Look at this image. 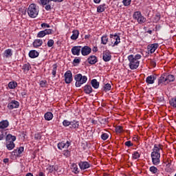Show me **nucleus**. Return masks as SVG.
<instances>
[{
  "mask_svg": "<svg viewBox=\"0 0 176 176\" xmlns=\"http://www.w3.org/2000/svg\"><path fill=\"white\" fill-rule=\"evenodd\" d=\"M105 3H103L102 5H100L97 8V12L98 13H102V12H105Z\"/></svg>",
  "mask_w": 176,
  "mask_h": 176,
  "instance_id": "nucleus-31",
  "label": "nucleus"
},
{
  "mask_svg": "<svg viewBox=\"0 0 176 176\" xmlns=\"http://www.w3.org/2000/svg\"><path fill=\"white\" fill-rule=\"evenodd\" d=\"M110 38L111 39L112 47H115V46H118L120 43V36L118 35V34H110Z\"/></svg>",
  "mask_w": 176,
  "mask_h": 176,
  "instance_id": "nucleus-6",
  "label": "nucleus"
},
{
  "mask_svg": "<svg viewBox=\"0 0 176 176\" xmlns=\"http://www.w3.org/2000/svg\"><path fill=\"white\" fill-rule=\"evenodd\" d=\"M17 152H18V155H19V156H20V155H21V153H23L24 152V147L20 146L19 148V149L17 150Z\"/></svg>",
  "mask_w": 176,
  "mask_h": 176,
  "instance_id": "nucleus-51",
  "label": "nucleus"
},
{
  "mask_svg": "<svg viewBox=\"0 0 176 176\" xmlns=\"http://www.w3.org/2000/svg\"><path fill=\"white\" fill-rule=\"evenodd\" d=\"M116 133L120 134V133H123V126H117L116 127Z\"/></svg>",
  "mask_w": 176,
  "mask_h": 176,
  "instance_id": "nucleus-41",
  "label": "nucleus"
},
{
  "mask_svg": "<svg viewBox=\"0 0 176 176\" xmlns=\"http://www.w3.org/2000/svg\"><path fill=\"white\" fill-rule=\"evenodd\" d=\"M71 146V142L69 141H67L66 142H62L58 144V148L60 151L63 149H67Z\"/></svg>",
  "mask_w": 176,
  "mask_h": 176,
  "instance_id": "nucleus-10",
  "label": "nucleus"
},
{
  "mask_svg": "<svg viewBox=\"0 0 176 176\" xmlns=\"http://www.w3.org/2000/svg\"><path fill=\"white\" fill-rule=\"evenodd\" d=\"M160 21V14H157L154 17L153 23H158Z\"/></svg>",
  "mask_w": 176,
  "mask_h": 176,
  "instance_id": "nucleus-50",
  "label": "nucleus"
},
{
  "mask_svg": "<svg viewBox=\"0 0 176 176\" xmlns=\"http://www.w3.org/2000/svg\"><path fill=\"white\" fill-rule=\"evenodd\" d=\"M133 20H136L138 24H144V23L146 21V18H145L140 11H136L133 13Z\"/></svg>",
  "mask_w": 176,
  "mask_h": 176,
  "instance_id": "nucleus-5",
  "label": "nucleus"
},
{
  "mask_svg": "<svg viewBox=\"0 0 176 176\" xmlns=\"http://www.w3.org/2000/svg\"><path fill=\"white\" fill-rule=\"evenodd\" d=\"M92 51L94 52V53H97V52H98V47H94L92 49Z\"/></svg>",
  "mask_w": 176,
  "mask_h": 176,
  "instance_id": "nucleus-59",
  "label": "nucleus"
},
{
  "mask_svg": "<svg viewBox=\"0 0 176 176\" xmlns=\"http://www.w3.org/2000/svg\"><path fill=\"white\" fill-rule=\"evenodd\" d=\"M149 171L156 175V174H158L159 173V169H157L156 166H152L149 168Z\"/></svg>",
  "mask_w": 176,
  "mask_h": 176,
  "instance_id": "nucleus-34",
  "label": "nucleus"
},
{
  "mask_svg": "<svg viewBox=\"0 0 176 176\" xmlns=\"http://www.w3.org/2000/svg\"><path fill=\"white\" fill-rule=\"evenodd\" d=\"M45 36H45V32L43 30L38 32L36 35V38H45Z\"/></svg>",
  "mask_w": 176,
  "mask_h": 176,
  "instance_id": "nucleus-42",
  "label": "nucleus"
},
{
  "mask_svg": "<svg viewBox=\"0 0 176 176\" xmlns=\"http://www.w3.org/2000/svg\"><path fill=\"white\" fill-rule=\"evenodd\" d=\"M12 155H13L14 156H15L16 157H19L20 155H19V153L17 151V149H14L12 152Z\"/></svg>",
  "mask_w": 176,
  "mask_h": 176,
  "instance_id": "nucleus-52",
  "label": "nucleus"
},
{
  "mask_svg": "<svg viewBox=\"0 0 176 176\" xmlns=\"http://www.w3.org/2000/svg\"><path fill=\"white\" fill-rule=\"evenodd\" d=\"M94 2L95 3H100V2H101V0H94Z\"/></svg>",
  "mask_w": 176,
  "mask_h": 176,
  "instance_id": "nucleus-63",
  "label": "nucleus"
},
{
  "mask_svg": "<svg viewBox=\"0 0 176 176\" xmlns=\"http://www.w3.org/2000/svg\"><path fill=\"white\" fill-rule=\"evenodd\" d=\"M91 85L94 89H98V87H100V82H98L96 79L91 80Z\"/></svg>",
  "mask_w": 176,
  "mask_h": 176,
  "instance_id": "nucleus-30",
  "label": "nucleus"
},
{
  "mask_svg": "<svg viewBox=\"0 0 176 176\" xmlns=\"http://www.w3.org/2000/svg\"><path fill=\"white\" fill-rule=\"evenodd\" d=\"M78 166H79L80 170H87V168H90V164L86 161H85V162L80 161L78 163Z\"/></svg>",
  "mask_w": 176,
  "mask_h": 176,
  "instance_id": "nucleus-16",
  "label": "nucleus"
},
{
  "mask_svg": "<svg viewBox=\"0 0 176 176\" xmlns=\"http://www.w3.org/2000/svg\"><path fill=\"white\" fill-rule=\"evenodd\" d=\"M45 35H52L53 34V30L52 29H45L43 30Z\"/></svg>",
  "mask_w": 176,
  "mask_h": 176,
  "instance_id": "nucleus-46",
  "label": "nucleus"
},
{
  "mask_svg": "<svg viewBox=\"0 0 176 176\" xmlns=\"http://www.w3.org/2000/svg\"><path fill=\"white\" fill-rule=\"evenodd\" d=\"M20 107V103L17 100H11L8 104L7 107L10 111H12V109H14L16 108H19Z\"/></svg>",
  "mask_w": 176,
  "mask_h": 176,
  "instance_id": "nucleus-8",
  "label": "nucleus"
},
{
  "mask_svg": "<svg viewBox=\"0 0 176 176\" xmlns=\"http://www.w3.org/2000/svg\"><path fill=\"white\" fill-rule=\"evenodd\" d=\"M133 143H131V141H127L125 142V146H128V148H130V146H133Z\"/></svg>",
  "mask_w": 176,
  "mask_h": 176,
  "instance_id": "nucleus-55",
  "label": "nucleus"
},
{
  "mask_svg": "<svg viewBox=\"0 0 176 176\" xmlns=\"http://www.w3.org/2000/svg\"><path fill=\"white\" fill-rule=\"evenodd\" d=\"M38 56H39V52L36 50H31L29 52V57H30V58H36Z\"/></svg>",
  "mask_w": 176,
  "mask_h": 176,
  "instance_id": "nucleus-25",
  "label": "nucleus"
},
{
  "mask_svg": "<svg viewBox=\"0 0 176 176\" xmlns=\"http://www.w3.org/2000/svg\"><path fill=\"white\" fill-rule=\"evenodd\" d=\"M111 58H112V55H111V52L109 51L103 52V55H102L103 61H105V63H108V61H111Z\"/></svg>",
  "mask_w": 176,
  "mask_h": 176,
  "instance_id": "nucleus-13",
  "label": "nucleus"
},
{
  "mask_svg": "<svg viewBox=\"0 0 176 176\" xmlns=\"http://www.w3.org/2000/svg\"><path fill=\"white\" fill-rule=\"evenodd\" d=\"M63 155H64L65 157H69L71 156V151H69L68 149H66L63 151Z\"/></svg>",
  "mask_w": 176,
  "mask_h": 176,
  "instance_id": "nucleus-45",
  "label": "nucleus"
},
{
  "mask_svg": "<svg viewBox=\"0 0 176 176\" xmlns=\"http://www.w3.org/2000/svg\"><path fill=\"white\" fill-rule=\"evenodd\" d=\"M43 45V40L41 38H36L32 43V46L35 49H38V47H41Z\"/></svg>",
  "mask_w": 176,
  "mask_h": 176,
  "instance_id": "nucleus-15",
  "label": "nucleus"
},
{
  "mask_svg": "<svg viewBox=\"0 0 176 176\" xmlns=\"http://www.w3.org/2000/svg\"><path fill=\"white\" fill-rule=\"evenodd\" d=\"M71 170L72 173H74V174H79L80 170L79 168H78V165L76 164H73L71 166Z\"/></svg>",
  "mask_w": 176,
  "mask_h": 176,
  "instance_id": "nucleus-28",
  "label": "nucleus"
},
{
  "mask_svg": "<svg viewBox=\"0 0 176 176\" xmlns=\"http://www.w3.org/2000/svg\"><path fill=\"white\" fill-rule=\"evenodd\" d=\"M47 45L48 47H52L54 45V41L53 39L48 40Z\"/></svg>",
  "mask_w": 176,
  "mask_h": 176,
  "instance_id": "nucleus-48",
  "label": "nucleus"
},
{
  "mask_svg": "<svg viewBox=\"0 0 176 176\" xmlns=\"http://www.w3.org/2000/svg\"><path fill=\"white\" fill-rule=\"evenodd\" d=\"M55 2V3H60V2H63L64 0H51V2Z\"/></svg>",
  "mask_w": 176,
  "mask_h": 176,
  "instance_id": "nucleus-60",
  "label": "nucleus"
},
{
  "mask_svg": "<svg viewBox=\"0 0 176 176\" xmlns=\"http://www.w3.org/2000/svg\"><path fill=\"white\" fill-rule=\"evenodd\" d=\"M72 121H69L68 120H64L63 122V125L65 127H68V126H71Z\"/></svg>",
  "mask_w": 176,
  "mask_h": 176,
  "instance_id": "nucleus-44",
  "label": "nucleus"
},
{
  "mask_svg": "<svg viewBox=\"0 0 176 176\" xmlns=\"http://www.w3.org/2000/svg\"><path fill=\"white\" fill-rule=\"evenodd\" d=\"M6 134L7 133L4 130L0 129V141L5 139Z\"/></svg>",
  "mask_w": 176,
  "mask_h": 176,
  "instance_id": "nucleus-38",
  "label": "nucleus"
},
{
  "mask_svg": "<svg viewBox=\"0 0 176 176\" xmlns=\"http://www.w3.org/2000/svg\"><path fill=\"white\" fill-rule=\"evenodd\" d=\"M79 121L73 120L72 121L70 129H73L74 130H78V129H79Z\"/></svg>",
  "mask_w": 176,
  "mask_h": 176,
  "instance_id": "nucleus-23",
  "label": "nucleus"
},
{
  "mask_svg": "<svg viewBox=\"0 0 176 176\" xmlns=\"http://www.w3.org/2000/svg\"><path fill=\"white\" fill-rule=\"evenodd\" d=\"M25 176H34V175H32V173H28L26 174Z\"/></svg>",
  "mask_w": 176,
  "mask_h": 176,
  "instance_id": "nucleus-64",
  "label": "nucleus"
},
{
  "mask_svg": "<svg viewBox=\"0 0 176 176\" xmlns=\"http://www.w3.org/2000/svg\"><path fill=\"white\" fill-rule=\"evenodd\" d=\"M41 25L42 28H50V25H49L48 23H43Z\"/></svg>",
  "mask_w": 176,
  "mask_h": 176,
  "instance_id": "nucleus-53",
  "label": "nucleus"
},
{
  "mask_svg": "<svg viewBox=\"0 0 176 176\" xmlns=\"http://www.w3.org/2000/svg\"><path fill=\"white\" fill-rule=\"evenodd\" d=\"M12 56H13V53L11 49H8L4 51L3 57H6V58H9V57H12Z\"/></svg>",
  "mask_w": 176,
  "mask_h": 176,
  "instance_id": "nucleus-27",
  "label": "nucleus"
},
{
  "mask_svg": "<svg viewBox=\"0 0 176 176\" xmlns=\"http://www.w3.org/2000/svg\"><path fill=\"white\" fill-rule=\"evenodd\" d=\"M73 63L74 64H79L80 63V58H75L73 60Z\"/></svg>",
  "mask_w": 176,
  "mask_h": 176,
  "instance_id": "nucleus-56",
  "label": "nucleus"
},
{
  "mask_svg": "<svg viewBox=\"0 0 176 176\" xmlns=\"http://www.w3.org/2000/svg\"><path fill=\"white\" fill-rule=\"evenodd\" d=\"M35 140H41V134L37 133L34 136Z\"/></svg>",
  "mask_w": 176,
  "mask_h": 176,
  "instance_id": "nucleus-58",
  "label": "nucleus"
},
{
  "mask_svg": "<svg viewBox=\"0 0 176 176\" xmlns=\"http://www.w3.org/2000/svg\"><path fill=\"white\" fill-rule=\"evenodd\" d=\"M108 41H109V38H108V36L107 34H104L101 37V44L102 45H107V43H108Z\"/></svg>",
  "mask_w": 176,
  "mask_h": 176,
  "instance_id": "nucleus-33",
  "label": "nucleus"
},
{
  "mask_svg": "<svg viewBox=\"0 0 176 176\" xmlns=\"http://www.w3.org/2000/svg\"><path fill=\"white\" fill-rule=\"evenodd\" d=\"M16 140V136L12 134H8L6 137V143L14 142Z\"/></svg>",
  "mask_w": 176,
  "mask_h": 176,
  "instance_id": "nucleus-19",
  "label": "nucleus"
},
{
  "mask_svg": "<svg viewBox=\"0 0 176 176\" xmlns=\"http://www.w3.org/2000/svg\"><path fill=\"white\" fill-rule=\"evenodd\" d=\"M74 80L76 81V87H80L82 85H85L87 82V76L78 74L74 76Z\"/></svg>",
  "mask_w": 176,
  "mask_h": 176,
  "instance_id": "nucleus-4",
  "label": "nucleus"
},
{
  "mask_svg": "<svg viewBox=\"0 0 176 176\" xmlns=\"http://www.w3.org/2000/svg\"><path fill=\"white\" fill-rule=\"evenodd\" d=\"M84 92L85 93V94H90L93 93V88L91 87V85H86L84 87Z\"/></svg>",
  "mask_w": 176,
  "mask_h": 176,
  "instance_id": "nucleus-24",
  "label": "nucleus"
},
{
  "mask_svg": "<svg viewBox=\"0 0 176 176\" xmlns=\"http://www.w3.org/2000/svg\"><path fill=\"white\" fill-rule=\"evenodd\" d=\"M87 61L89 63V64H91V65H94V64H96L98 61L97 60V56H90L88 59Z\"/></svg>",
  "mask_w": 176,
  "mask_h": 176,
  "instance_id": "nucleus-20",
  "label": "nucleus"
},
{
  "mask_svg": "<svg viewBox=\"0 0 176 176\" xmlns=\"http://www.w3.org/2000/svg\"><path fill=\"white\" fill-rule=\"evenodd\" d=\"M91 53V48L89 46L81 47V54L82 56H89Z\"/></svg>",
  "mask_w": 176,
  "mask_h": 176,
  "instance_id": "nucleus-14",
  "label": "nucleus"
},
{
  "mask_svg": "<svg viewBox=\"0 0 176 176\" xmlns=\"http://www.w3.org/2000/svg\"><path fill=\"white\" fill-rule=\"evenodd\" d=\"M72 41H76L79 38V30H74L72 31V35L71 36Z\"/></svg>",
  "mask_w": 176,
  "mask_h": 176,
  "instance_id": "nucleus-21",
  "label": "nucleus"
},
{
  "mask_svg": "<svg viewBox=\"0 0 176 176\" xmlns=\"http://www.w3.org/2000/svg\"><path fill=\"white\" fill-rule=\"evenodd\" d=\"M165 82H167L166 78L162 76L158 80V85H162V83H165Z\"/></svg>",
  "mask_w": 176,
  "mask_h": 176,
  "instance_id": "nucleus-40",
  "label": "nucleus"
},
{
  "mask_svg": "<svg viewBox=\"0 0 176 176\" xmlns=\"http://www.w3.org/2000/svg\"><path fill=\"white\" fill-rule=\"evenodd\" d=\"M155 80H156V76L151 75L146 78V83H147V85H153Z\"/></svg>",
  "mask_w": 176,
  "mask_h": 176,
  "instance_id": "nucleus-17",
  "label": "nucleus"
},
{
  "mask_svg": "<svg viewBox=\"0 0 176 176\" xmlns=\"http://www.w3.org/2000/svg\"><path fill=\"white\" fill-rule=\"evenodd\" d=\"M40 86L41 87H45L46 86V81L41 80L40 82Z\"/></svg>",
  "mask_w": 176,
  "mask_h": 176,
  "instance_id": "nucleus-57",
  "label": "nucleus"
},
{
  "mask_svg": "<svg viewBox=\"0 0 176 176\" xmlns=\"http://www.w3.org/2000/svg\"><path fill=\"white\" fill-rule=\"evenodd\" d=\"M157 47H159V44L157 43L150 44L147 46V50L148 53H151L152 54L155 53V52H156Z\"/></svg>",
  "mask_w": 176,
  "mask_h": 176,
  "instance_id": "nucleus-12",
  "label": "nucleus"
},
{
  "mask_svg": "<svg viewBox=\"0 0 176 176\" xmlns=\"http://www.w3.org/2000/svg\"><path fill=\"white\" fill-rule=\"evenodd\" d=\"M166 83H170V82H174L175 80V77H174V75L169 74L166 77Z\"/></svg>",
  "mask_w": 176,
  "mask_h": 176,
  "instance_id": "nucleus-35",
  "label": "nucleus"
},
{
  "mask_svg": "<svg viewBox=\"0 0 176 176\" xmlns=\"http://www.w3.org/2000/svg\"><path fill=\"white\" fill-rule=\"evenodd\" d=\"M52 0H40V5L45 6V9L47 11L52 10V6L50 4Z\"/></svg>",
  "mask_w": 176,
  "mask_h": 176,
  "instance_id": "nucleus-9",
  "label": "nucleus"
},
{
  "mask_svg": "<svg viewBox=\"0 0 176 176\" xmlns=\"http://www.w3.org/2000/svg\"><path fill=\"white\" fill-rule=\"evenodd\" d=\"M44 118L45 120H52V119H53V113L52 112H47L44 115Z\"/></svg>",
  "mask_w": 176,
  "mask_h": 176,
  "instance_id": "nucleus-32",
  "label": "nucleus"
},
{
  "mask_svg": "<svg viewBox=\"0 0 176 176\" xmlns=\"http://www.w3.org/2000/svg\"><path fill=\"white\" fill-rule=\"evenodd\" d=\"M91 123H92L93 124H97V120H91Z\"/></svg>",
  "mask_w": 176,
  "mask_h": 176,
  "instance_id": "nucleus-62",
  "label": "nucleus"
},
{
  "mask_svg": "<svg viewBox=\"0 0 176 176\" xmlns=\"http://www.w3.org/2000/svg\"><path fill=\"white\" fill-rule=\"evenodd\" d=\"M52 67L53 68H52V74L53 78H56V75L57 74V64H54Z\"/></svg>",
  "mask_w": 176,
  "mask_h": 176,
  "instance_id": "nucleus-37",
  "label": "nucleus"
},
{
  "mask_svg": "<svg viewBox=\"0 0 176 176\" xmlns=\"http://www.w3.org/2000/svg\"><path fill=\"white\" fill-rule=\"evenodd\" d=\"M162 144H155L153 151L151 154V162L153 166L160 164V151H162Z\"/></svg>",
  "mask_w": 176,
  "mask_h": 176,
  "instance_id": "nucleus-1",
  "label": "nucleus"
},
{
  "mask_svg": "<svg viewBox=\"0 0 176 176\" xmlns=\"http://www.w3.org/2000/svg\"><path fill=\"white\" fill-rule=\"evenodd\" d=\"M82 50V46H74L72 48V54H73V56H80V52Z\"/></svg>",
  "mask_w": 176,
  "mask_h": 176,
  "instance_id": "nucleus-11",
  "label": "nucleus"
},
{
  "mask_svg": "<svg viewBox=\"0 0 176 176\" xmlns=\"http://www.w3.org/2000/svg\"><path fill=\"white\" fill-rule=\"evenodd\" d=\"M122 3L124 6H129L131 4V0H123Z\"/></svg>",
  "mask_w": 176,
  "mask_h": 176,
  "instance_id": "nucleus-47",
  "label": "nucleus"
},
{
  "mask_svg": "<svg viewBox=\"0 0 176 176\" xmlns=\"http://www.w3.org/2000/svg\"><path fill=\"white\" fill-rule=\"evenodd\" d=\"M169 104L170 107H173V108H176V98H173L170 100Z\"/></svg>",
  "mask_w": 176,
  "mask_h": 176,
  "instance_id": "nucleus-39",
  "label": "nucleus"
},
{
  "mask_svg": "<svg viewBox=\"0 0 176 176\" xmlns=\"http://www.w3.org/2000/svg\"><path fill=\"white\" fill-rule=\"evenodd\" d=\"M22 69L25 74L28 73V71H30V69H31V65L29 63L24 64L22 66Z\"/></svg>",
  "mask_w": 176,
  "mask_h": 176,
  "instance_id": "nucleus-26",
  "label": "nucleus"
},
{
  "mask_svg": "<svg viewBox=\"0 0 176 176\" xmlns=\"http://www.w3.org/2000/svg\"><path fill=\"white\" fill-rule=\"evenodd\" d=\"M101 138L103 141H107V139L109 138V135H108V133H103L101 135Z\"/></svg>",
  "mask_w": 176,
  "mask_h": 176,
  "instance_id": "nucleus-49",
  "label": "nucleus"
},
{
  "mask_svg": "<svg viewBox=\"0 0 176 176\" xmlns=\"http://www.w3.org/2000/svg\"><path fill=\"white\" fill-rule=\"evenodd\" d=\"M3 163H5L6 164V163H9V160L8 158H6L3 160Z\"/></svg>",
  "mask_w": 176,
  "mask_h": 176,
  "instance_id": "nucleus-61",
  "label": "nucleus"
},
{
  "mask_svg": "<svg viewBox=\"0 0 176 176\" xmlns=\"http://www.w3.org/2000/svg\"><path fill=\"white\" fill-rule=\"evenodd\" d=\"M150 65L153 67L155 68V67H156V61H155L154 60H151L150 61Z\"/></svg>",
  "mask_w": 176,
  "mask_h": 176,
  "instance_id": "nucleus-54",
  "label": "nucleus"
},
{
  "mask_svg": "<svg viewBox=\"0 0 176 176\" xmlns=\"http://www.w3.org/2000/svg\"><path fill=\"white\" fill-rule=\"evenodd\" d=\"M142 56L140 54L135 55L131 54L128 56L129 67L130 69H137L140 67V60Z\"/></svg>",
  "mask_w": 176,
  "mask_h": 176,
  "instance_id": "nucleus-2",
  "label": "nucleus"
},
{
  "mask_svg": "<svg viewBox=\"0 0 176 176\" xmlns=\"http://www.w3.org/2000/svg\"><path fill=\"white\" fill-rule=\"evenodd\" d=\"M28 14L31 19H36L39 14V7L35 3H31L28 8Z\"/></svg>",
  "mask_w": 176,
  "mask_h": 176,
  "instance_id": "nucleus-3",
  "label": "nucleus"
},
{
  "mask_svg": "<svg viewBox=\"0 0 176 176\" xmlns=\"http://www.w3.org/2000/svg\"><path fill=\"white\" fill-rule=\"evenodd\" d=\"M9 89H16L17 87V82L16 81H11L8 83Z\"/></svg>",
  "mask_w": 176,
  "mask_h": 176,
  "instance_id": "nucleus-36",
  "label": "nucleus"
},
{
  "mask_svg": "<svg viewBox=\"0 0 176 176\" xmlns=\"http://www.w3.org/2000/svg\"><path fill=\"white\" fill-rule=\"evenodd\" d=\"M65 83L67 85H69V83H72V81L74 80V78L72 77V72L70 70L67 71L65 74Z\"/></svg>",
  "mask_w": 176,
  "mask_h": 176,
  "instance_id": "nucleus-7",
  "label": "nucleus"
},
{
  "mask_svg": "<svg viewBox=\"0 0 176 176\" xmlns=\"http://www.w3.org/2000/svg\"><path fill=\"white\" fill-rule=\"evenodd\" d=\"M9 127V121L8 120H3L0 122V130H5Z\"/></svg>",
  "mask_w": 176,
  "mask_h": 176,
  "instance_id": "nucleus-18",
  "label": "nucleus"
},
{
  "mask_svg": "<svg viewBox=\"0 0 176 176\" xmlns=\"http://www.w3.org/2000/svg\"><path fill=\"white\" fill-rule=\"evenodd\" d=\"M6 145L8 151H12V149H14V147L16 146V144H14V142L6 143Z\"/></svg>",
  "mask_w": 176,
  "mask_h": 176,
  "instance_id": "nucleus-29",
  "label": "nucleus"
},
{
  "mask_svg": "<svg viewBox=\"0 0 176 176\" xmlns=\"http://www.w3.org/2000/svg\"><path fill=\"white\" fill-rule=\"evenodd\" d=\"M111 87H112L111 86V84L107 83L106 85H104L103 89L104 91H109V90H111Z\"/></svg>",
  "mask_w": 176,
  "mask_h": 176,
  "instance_id": "nucleus-43",
  "label": "nucleus"
},
{
  "mask_svg": "<svg viewBox=\"0 0 176 176\" xmlns=\"http://www.w3.org/2000/svg\"><path fill=\"white\" fill-rule=\"evenodd\" d=\"M140 157H141V150H138L132 153V159H133V160H137V159H140Z\"/></svg>",
  "mask_w": 176,
  "mask_h": 176,
  "instance_id": "nucleus-22",
  "label": "nucleus"
}]
</instances>
